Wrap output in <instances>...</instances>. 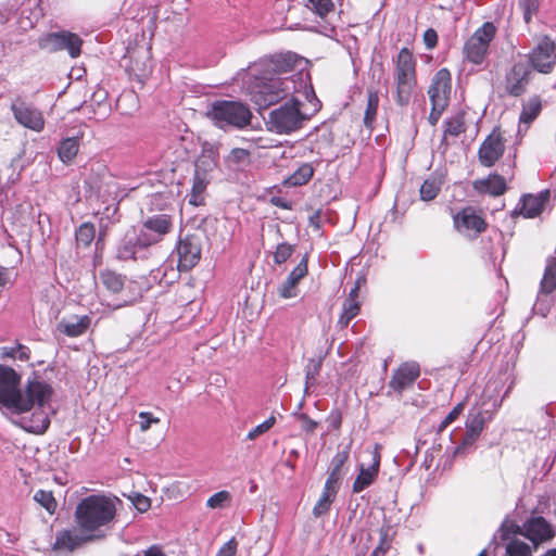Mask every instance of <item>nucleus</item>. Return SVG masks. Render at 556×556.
Here are the masks:
<instances>
[{
	"mask_svg": "<svg viewBox=\"0 0 556 556\" xmlns=\"http://www.w3.org/2000/svg\"><path fill=\"white\" fill-rule=\"evenodd\" d=\"M21 381L22 376L16 370L0 365V408L12 414H23L49 404L53 394L49 383L35 378L28 380L22 389Z\"/></svg>",
	"mask_w": 556,
	"mask_h": 556,
	"instance_id": "obj_1",
	"label": "nucleus"
},
{
	"mask_svg": "<svg viewBox=\"0 0 556 556\" xmlns=\"http://www.w3.org/2000/svg\"><path fill=\"white\" fill-rule=\"evenodd\" d=\"M118 500L109 495H90L79 502L75 517L77 527L87 538L94 540L105 536L116 514Z\"/></svg>",
	"mask_w": 556,
	"mask_h": 556,
	"instance_id": "obj_2",
	"label": "nucleus"
},
{
	"mask_svg": "<svg viewBox=\"0 0 556 556\" xmlns=\"http://www.w3.org/2000/svg\"><path fill=\"white\" fill-rule=\"evenodd\" d=\"M252 100L260 108H267L288 96H302L306 102L314 99V90L307 73L300 71L290 77H271L257 84L251 91Z\"/></svg>",
	"mask_w": 556,
	"mask_h": 556,
	"instance_id": "obj_3",
	"label": "nucleus"
},
{
	"mask_svg": "<svg viewBox=\"0 0 556 556\" xmlns=\"http://www.w3.org/2000/svg\"><path fill=\"white\" fill-rule=\"evenodd\" d=\"M302 96H293L291 102L273 110L266 119L267 127L276 134H290L302 126L319 109V102L314 96L312 102L302 103Z\"/></svg>",
	"mask_w": 556,
	"mask_h": 556,
	"instance_id": "obj_4",
	"label": "nucleus"
},
{
	"mask_svg": "<svg viewBox=\"0 0 556 556\" xmlns=\"http://www.w3.org/2000/svg\"><path fill=\"white\" fill-rule=\"evenodd\" d=\"M394 84L396 103L401 106L407 105L417 84L416 62L407 48L401 49L396 56Z\"/></svg>",
	"mask_w": 556,
	"mask_h": 556,
	"instance_id": "obj_5",
	"label": "nucleus"
},
{
	"mask_svg": "<svg viewBox=\"0 0 556 556\" xmlns=\"http://www.w3.org/2000/svg\"><path fill=\"white\" fill-rule=\"evenodd\" d=\"M207 117L219 128L233 126L241 128L250 123L251 112L237 101H216L207 111Z\"/></svg>",
	"mask_w": 556,
	"mask_h": 556,
	"instance_id": "obj_6",
	"label": "nucleus"
},
{
	"mask_svg": "<svg viewBox=\"0 0 556 556\" xmlns=\"http://www.w3.org/2000/svg\"><path fill=\"white\" fill-rule=\"evenodd\" d=\"M495 34L496 27L493 23H483L465 42V58L473 64H481L488 53L491 41L495 37Z\"/></svg>",
	"mask_w": 556,
	"mask_h": 556,
	"instance_id": "obj_7",
	"label": "nucleus"
},
{
	"mask_svg": "<svg viewBox=\"0 0 556 556\" xmlns=\"http://www.w3.org/2000/svg\"><path fill=\"white\" fill-rule=\"evenodd\" d=\"M451 91V73L446 68H441L433 76L428 89V94L432 104L430 113L431 123H435L448 103Z\"/></svg>",
	"mask_w": 556,
	"mask_h": 556,
	"instance_id": "obj_8",
	"label": "nucleus"
},
{
	"mask_svg": "<svg viewBox=\"0 0 556 556\" xmlns=\"http://www.w3.org/2000/svg\"><path fill=\"white\" fill-rule=\"evenodd\" d=\"M83 39L74 33L61 30L47 34L39 40V47L48 52L66 51L76 59L81 52Z\"/></svg>",
	"mask_w": 556,
	"mask_h": 556,
	"instance_id": "obj_9",
	"label": "nucleus"
},
{
	"mask_svg": "<svg viewBox=\"0 0 556 556\" xmlns=\"http://www.w3.org/2000/svg\"><path fill=\"white\" fill-rule=\"evenodd\" d=\"M529 61L538 72L543 74L551 73L556 64V49L554 41L547 36L538 38L529 54Z\"/></svg>",
	"mask_w": 556,
	"mask_h": 556,
	"instance_id": "obj_10",
	"label": "nucleus"
},
{
	"mask_svg": "<svg viewBox=\"0 0 556 556\" xmlns=\"http://www.w3.org/2000/svg\"><path fill=\"white\" fill-rule=\"evenodd\" d=\"M202 239L201 233H192L178 241L176 250L178 268L180 270H189L199 263L202 252Z\"/></svg>",
	"mask_w": 556,
	"mask_h": 556,
	"instance_id": "obj_11",
	"label": "nucleus"
},
{
	"mask_svg": "<svg viewBox=\"0 0 556 556\" xmlns=\"http://www.w3.org/2000/svg\"><path fill=\"white\" fill-rule=\"evenodd\" d=\"M454 226L458 232L467 237H475L482 232L486 223L472 207H465L454 215Z\"/></svg>",
	"mask_w": 556,
	"mask_h": 556,
	"instance_id": "obj_12",
	"label": "nucleus"
},
{
	"mask_svg": "<svg viewBox=\"0 0 556 556\" xmlns=\"http://www.w3.org/2000/svg\"><path fill=\"white\" fill-rule=\"evenodd\" d=\"M365 452L369 455L370 462L368 465H359V472L352 485V491L354 493H361L363 490L371 485L379 472L380 453L378 451V445L371 450H366Z\"/></svg>",
	"mask_w": 556,
	"mask_h": 556,
	"instance_id": "obj_13",
	"label": "nucleus"
},
{
	"mask_svg": "<svg viewBox=\"0 0 556 556\" xmlns=\"http://www.w3.org/2000/svg\"><path fill=\"white\" fill-rule=\"evenodd\" d=\"M11 110L15 121L33 131L40 132L45 128V118L40 111L22 102H13Z\"/></svg>",
	"mask_w": 556,
	"mask_h": 556,
	"instance_id": "obj_14",
	"label": "nucleus"
},
{
	"mask_svg": "<svg viewBox=\"0 0 556 556\" xmlns=\"http://www.w3.org/2000/svg\"><path fill=\"white\" fill-rule=\"evenodd\" d=\"M172 225L173 222L170 216L165 214L155 215L148 218L143 224V228L148 231H151L152 235L150 237L143 235L142 238L137 240L138 244L141 247H147L160 241L164 235L169 232Z\"/></svg>",
	"mask_w": 556,
	"mask_h": 556,
	"instance_id": "obj_15",
	"label": "nucleus"
},
{
	"mask_svg": "<svg viewBox=\"0 0 556 556\" xmlns=\"http://www.w3.org/2000/svg\"><path fill=\"white\" fill-rule=\"evenodd\" d=\"M218 164V150L212 144H205L194 164V175L212 180Z\"/></svg>",
	"mask_w": 556,
	"mask_h": 556,
	"instance_id": "obj_16",
	"label": "nucleus"
},
{
	"mask_svg": "<svg viewBox=\"0 0 556 556\" xmlns=\"http://www.w3.org/2000/svg\"><path fill=\"white\" fill-rule=\"evenodd\" d=\"M504 142L500 134L492 132L479 149V161L483 166L490 167L502 156Z\"/></svg>",
	"mask_w": 556,
	"mask_h": 556,
	"instance_id": "obj_17",
	"label": "nucleus"
},
{
	"mask_svg": "<svg viewBox=\"0 0 556 556\" xmlns=\"http://www.w3.org/2000/svg\"><path fill=\"white\" fill-rule=\"evenodd\" d=\"M307 274V257L304 256L293 268L287 279L278 288V293L282 299H292L298 295V283Z\"/></svg>",
	"mask_w": 556,
	"mask_h": 556,
	"instance_id": "obj_18",
	"label": "nucleus"
},
{
	"mask_svg": "<svg viewBox=\"0 0 556 556\" xmlns=\"http://www.w3.org/2000/svg\"><path fill=\"white\" fill-rule=\"evenodd\" d=\"M531 71L525 63L513 66L506 78V89L514 96H519L530 80Z\"/></svg>",
	"mask_w": 556,
	"mask_h": 556,
	"instance_id": "obj_19",
	"label": "nucleus"
},
{
	"mask_svg": "<svg viewBox=\"0 0 556 556\" xmlns=\"http://www.w3.org/2000/svg\"><path fill=\"white\" fill-rule=\"evenodd\" d=\"M548 199V190H544L538 194L525 195L521 200L520 214L526 218H533L539 216L545 208Z\"/></svg>",
	"mask_w": 556,
	"mask_h": 556,
	"instance_id": "obj_20",
	"label": "nucleus"
},
{
	"mask_svg": "<svg viewBox=\"0 0 556 556\" xmlns=\"http://www.w3.org/2000/svg\"><path fill=\"white\" fill-rule=\"evenodd\" d=\"M525 535L534 544H539L554 536L553 529L542 517L530 519L525 525Z\"/></svg>",
	"mask_w": 556,
	"mask_h": 556,
	"instance_id": "obj_21",
	"label": "nucleus"
},
{
	"mask_svg": "<svg viewBox=\"0 0 556 556\" xmlns=\"http://www.w3.org/2000/svg\"><path fill=\"white\" fill-rule=\"evenodd\" d=\"M334 477V475L328 476L323 492L313 508V515L317 518L325 515L329 510L332 502L337 496L339 483H336Z\"/></svg>",
	"mask_w": 556,
	"mask_h": 556,
	"instance_id": "obj_22",
	"label": "nucleus"
},
{
	"mask_svg": "<svg viewBox=\"0 0 556 556\" xmlns=\"http://www.w3.org/2000/svg\"><path fill=\"white\" fill-rule=\"evenodd\" d=\"M419 376L418 364L410 362L402 364L394 372L390 382L391 388L396 391H402L412 384Z\"/></svg>",
	"mask_w": 556,
	"mask_h": 556,
	"instance_id": "obj_23",
	"label": "nucleus"
},
{
	"mask_svg": "<svg viewBox=\"0 0 556 556\" xmlns=\"http://www.w3.org/2000/svg\"><path fill=\"white\" fill-rule=\"evenodd\" d=\"M94 540L87 538L79 528L77 531H64L56 536L54 548L58 551L71 552L81 544Z\"/></svg>",
	"mask_w": 556,
	"mask_h": 556,
	"instance_id": "obj_24",
	"label": "nucleus"
},
{
	"mask_svg": "<svg viewBox=\"0 0 556 556\" xmlns=\"http://www.w3.org/2000/svg\"><path fill=\"white\" fill-rule=\"evenodd\" d=\"M89 325L90 318L88 316L73 315L67 318H63L58 325V330L68 337H78L86 332Z\"/></svg>",
	"mask_w": 556,
	"mask_h": 556,
	"instance_id": "obj_25",
	"label": "nucleus"
},
{
	"mask_svg": "<svg viewBox=\"0 0 556 556\" xmlns=\"http://www.w3.org/2000/svg\"><path fill=\"white\" fill-rule=\"evenodd\" d=\"M359 280L356 286L350 291L348 299L343 303L342 314L339 319V324L348 326L350 320L354 318L359 312L358 298Z\"/></svg>",
	"mask_w": 556,
	"mask_h": 556,
	"instance_id": "obj_26",
	"label": "nucleus"
},
{
	"mask_svg": "<svg viewBox=\"0 0 556 556\" xmlns=\"http://www.w3.org/2000/svg\"><path fill=\"white\" fill-rule=\"evenodd\" d=\"M473 186L478 191L486 192L492 195H500L504 193L506 189V182L504 178L496 174L475 181Z\"/></svg>",
	"mask_w": 556,
	"mask_h": 556,
	"instance_id": "obj_27",
	"label": "nucleus"
},
{
	"mask_svg": "<svg viewBox=\"0 0 556 556\" xmlns=\"http://www.w3.org/2000/svg\"><path fill=\"white\" fill-rule=\"evenodd\" d=\"M314 175V168L309 163L301 164L288 178L283 180L286 187H298L307 184Z\"/></svg>",
	"mask_w": 556,
	"mask_h": 556,
	"instance_id": "obj_28",
	"label": "nucleus"
},
{
	"mask_svg": "<svg viewBox=\"0 0 556 556\" xmlns=\"http://www.w3.org/2000/svg\"><path fill=\"white\" fill-rule=\"evenodd\" d=\"M541 108H542V105H541V101L539 98H531L529 101H527L523 104V108H522V111H521V114L519 117V121H520L519 132L521 131V125H526V128L523 129V131L527 130V126L536 118V116L541 112Z\"/></svg>",
	"mask_w": 556,
	"mask_h": 556,
	"instance_id": "obj_29",
	"label": "nucleus"
},
{
	"mask_svg": "<svg viewBox=\"0 0 556 556\" xmlns=\"http://www.w3.org/2000/svg\"><path fill=\"white\" fill-rule=\"evenodd\" d=\"M443 182V176L442 175H435L427 178L424 184L420 187V198L424 201H431L433 200L442 186Z\"/></svg>",
	"mask_w": 556,
	"mask_h": 556,
	"instance_id": "obj_30",
	"label": "nucleus"
},
{
	"mask_svg": "<svg viewBox=\"0 0 556 556\" xmlns=\"http://www.w3.org/2000/svg\"><path fill=\"white\" fill-rule=\"evenodd\" d=\"M210 182H211L210 179L199 177L195 175L193 176V184H192V188H191V192H190V197H189L190 204H192L194 206L204 204V199H205L204 194H205V190Z\"/></svg>",
	"mask_w": 556,
	"mask_h": 556,
	"instance_id": "obj_31",
	"label": "nucleus"
},
{
	"mask_svg": "<svg viewBox=\"0 0 556 556\" xmlns=\"http://www.w3.org/2000/svg\"><path fill=\"white\" fill-rule=\"evenodd\" d=\"M79 149V142L78 138L71 137L64 139L58 150V154L60 160L63 163H70L74 160V157L77 155Z\"/></svg>",
	"mask_w": 556,
	"mask_h": 556,
	"instance_id": "obj_32",
	"label": "nucleus"
},
{
	"mask_svg": "<svg viewBox=\"0 0 556 556\" xmlns=\"http://www.w3.org/2000/svg\"><path fill=\"white\" fill-rule=\"evenodd\" d=\"M226 165L231 169H239L250 163V153L248 150L235 148L225 157Z\"/></svg>",
	"mask_w": 556,
	"mask_h": 556,
	"instance_id": "obj_33",
	"label": "nucleus"
},
{
	"mask_svg": "<svg viewBox=\"0 0 556 556\" xmlns=\"http://www.w3.org/2000/svg\"><path fill=\"white\" fill-rule=\"evenodd\" d=\"M29 349L18 343L11 346H3L0 349L1 358H11L15 361L26 362L29 359Z\"/></svg>",
	"mask_w": 556,
	"mask_h": 556,
	"instance_id": "obj_34",
	"label": "nucleus"
},
{
	"mask_svg": "<svg viewBox=\"0 0 556 556\" xmlns=\"http://www.w3.org/2000/svg\"><path fill=\"white\" fill-rule=\"evenodd\" d=\"M556 288V258L549 262L545 268L542 281L541 291L548 294Z\"/></svg>",
	"mask_w": 556,
	"mask_h": 556,
	"instance_id": "obj_35",
	"label": "nucleus"
},
{
	"mask_svg": "<svg viewBox=\"0 0 556 556\" xmlns=\"http://www.w3.org/2000/svg\"><path fill=\"white\" fill-rule=\"evenodd\" d=\"M191 492L192 483L187 480L175 481L166 489L167 496L173 500L186 497Z\"/></svg>",
	"mask_w": 556,
	"mask_h": 556,
	"instance_id": "obj_36",
	"label": "nucleus"
},
{
	"mask_svg": "<svg viewBox=\"0 0 556 556\" xmlns=\"http://www.w3.org/2000/svg\"><path fill=\"white\" fill-rule=\"evenodd\" d=\"M101 279L104 287L113 293L119 292L124 287V279L114 271L102 273Z\"/></svg>",
	"mask_w": 556,
	"mask_h": 556,
	"instance_id": "obj_37",
	"label": "nucleus"
},
{
	"mask_svg": "<svg viewBox=\"0 0 556 556\" xmlns=\"http://www.w3.org/2000/svg\"><path fill=\"white\" fill-rule=\"evenodd\" d=\"M303 63L302 59H299L295 54H285L278 56L276 61V70L279 73H288L293 70L295 66L301 65Z\"/></svg>",
	"mask_w": 556,
	"mask_h": 556,
	"instance_id": "obj_38",
	"label": "nucleus"
},
{
	"mask_svg": "<svg viewBox=\"0 0 556 556\" xmlns=\"http://www.w3.org/2000/svg\"><path fill=\"white\" fill-rule=\"evenodd\" d=\"M379 103V96L376 91L368 92L367 108L365 111L364 123L367 127H370L375 121L377 109Z\"/></svg>",
	"mask_w": 556,
	"mask_h": 556,
	"instance_id": "obj_39",
	"label": "nucleus"
},
{
	"mask_svg": "<svg viewBox=\"0 0 556 556\" xmlns=\"http://www.w3.org/2000/svg\"><path fill=\"white\" fill-rule=\"evenodd\" d=\"M34 500L40 506H42L49 514H53L56 508V502L53 497L52 492L38 490L34 494Z\"/></svg>",
	"mask_w": 556,
	"mask_h": 556,
	"instance_id": "obj_40",
	"label": "nucleus"
},
{
	"mask_svg": "<svg viewBox=\"0 0 556 556\" xmlns=\"http://www.w3.org/2000/svg\"><path fill=\"white\" fill-rule=\"evenodd\" d=\"M484 428V419L480 410L471 412L466 421V430L480 435Z\"/></svg>",
	"mask_w": 556,
	"mask_h": 556,
	"instance_id": "obj_41",
	"label": "nucleus"
},
{
	"mask_svg": "<svg viewBox=\"0 0 556 556\" xmlns=\"http://www.w3.org/2000/svg\"><path fill=\"white\" fill-rule=\"evenodd\" d=\"M231 501V494L228 491H219L212 496H210L206 501V506L212 509H219L228 506Z\"/></svg>",
	"mask_w": 556,
	"mask_h": 556,
	"instance_id": "obj_42",
	"label": "nucleus"
},
{
	"mask_svg": "<svg viewBox=\"0 0 556 556\" xmlns=\"http://www.w3.org/2000/svg\"><path fill=\"white\" fill-rule=\"evenodd\" d=\"M275 424H276V417L274 415H271L266 420H264L262 424H260L256 427H254L253 429H251L247 433V439L249 441L255 440L256 438H258L262 434L269 431L274 427Z\"/></svg>",
	"mask_w": 556,
	"mask_h": 556,
	"instance_id": "obj_43",
	"label": "nucleus"
},
{
	"mask_svg": "<svg viewBox=\"0 0 556 556\" xmlns=\"http://www.w3.org/2000/svg\"><path fill=\"white\" fill-rule=\"evenodd\" d=\"M508 556H531L530 546L522 541H511L506 547Z\"/></svg>",
	"mask_w": 556,
	"mask_h": 556,
	"instance_id": "obj_44",
	"label": "nucleus"
},
{
	"mask_svg": "<svg viewBox=\"0 0 556 556\" xmlns=\"http://www.w3.org/2000/svg\"><path fill=\"white\" fill-rule=\"evenodd\" d=\"M306 7L319 16H325L332 10L333 3L331 0H307Z\"/></svg>",
	"mask_w": 556,
	"mask_h": 556,
	"instance_id": "obj_45",
	"label": "nucleus"
},
{
	"mask_svg": "<svg viewBox=\"0 0 556 556\" xmlns=\"http://www.w3.org/2000/svg\"><path fill=\"white\" fill-rule=\"evenodd\" d=\"M48 426H49L48 417L45 414H38L36 421H31L28 425H24L23 428L29 432L40 434L47 430Z\"/></svg>",
	"mask_w": 556,
	"mask_h": 556,
	"instance_id": "obj_46",
	"label": "nucleus"
},
{
	"mask_svg": "<svg viewBox=\"0 0 556 556\" xmlns=\"http://www.w3.org/2000/svg\"><path fill=\"white\" fill-rule=\"evenodd\" d=\"M94 238V228L90 224H83L76 232L77 242L88 245Z\"/></svg>",
	"mask_w": 556,
	"mask_h": 556,
	"instance_id": "obj_47",
	"label": "nucleus"
},
{
	"mask_svg": "<svg viewBox=\"0 0 556 556\" xmlns=\"http://www.w3.org/2000/svg\"><path fill=\"white\" fill-rule=\"evenodd\" d=\"M135 236L134 233H127L125 238V243L118 249V257L123 260H128L134 257L135 255Z\"/></svg>",
	"mask_w": 556,
	"mask_h": 556,
	"instance_id": "obj_48",
	"label": "nucleus"
},
{
	"mask_svg": "<svg viewBox=\"0 0 556 556\" xmlns=\"http://www.w3.org/2000/svg\"><path fill=\"white\" fill-rule=\"evenodd\" d=\"M390 545H391V540L389 538V530L382 528L380 530L379 544L371 553V556H384V554L389 551Z\"/></svg>",
	"mask_w": 556,
	"mask_h": 556,
	"instance_id": "obj_49",
	"label": "nucleus"
},
{
	"mask_svg": "<svg viewBox=\"0 0 556 556\" xmlns=\"http://www.w3.org/2000/svg\"><path fill=\"white\" fill-rule=\"evenodd\" d=\"M138 418L139 429L142 432L148 431L153 425H157L160 422V418L153 416L151 413L148 412H140Z\"/></svg>",
	"mask_w": 556,
	"mask_h": 556,
	"instance_id": "obj_50",
	"label": "nucleus"
},
{
	"mask_svg": "<svg viewBox=\"0 0 556 556\" xmlns=\"http://www.w3.org/2000/svg\"><path fill=\"white\" fill-rule=\"evenodd\" d=\"M293 253V247L287 243H281L277 247L274 253V261L277 264L285 263Z\"/></svg>",
	"mask_w": 556,
	"mask_h": 556,
	"instance_id": "obj_51",
	"label": "nucleus"
},
{
	"mask_svg": "<svg viewBox=\"0 0 556 556\" xmlns=\"http://www.w3.org/2000/svg\"><path fill=\"white\" fill-rule=\"evenodd\" d=\"M348 458H349V452L348 451H342V452L338 453L333 457V460H332L333 468H332L330 475H334L336 476L334 477L336 478V483H339L341 467L344 465V463L348 460Z\"/></svg>",
	"mask_w": 556,
	"mask_h": 556,
	"instance_id": "obj_52",
	"label": "nucleus"
},
{
	"mask_svg": "<svg viewBox=\"0 0 556 556\" xmlns=\"http://www.w3.org/2000/svg\"><path fill=\"white\" fill-rule=\"evenodd\" d=\"M129 500L136 509L140 513L147 511L151 506L150 498L140 493H134L129 496Z\"/></svg>",
	"mask_w": 556,
	"mask_h": 556,
	"instance_id": "obj_53",
	"label": "nucleus"
},
{
	"mask_svg": "<svg viewBox=\"0 0 556 556\" xmlns=\"http://www.w3.org/2000/svg\"><path fill=\"white\" fill-rule=\"evenodd\" d=\"M479 438V435L473 434L471 432H468L466 430V434L462 443L454 450V456L465 454L467 448L470 447L476 440Z\"/></svg>",
	"mask_w": 556,
	"mask_h": 556,
	"instance_id": "obj_54",
	"label": "nucleus"
},
{
	"mask_svg": "<svg viewBox=\"0 0 556 556\" xmlns=\"http://www.w3.org/2000/svg\"><path fill=\"white\" fill-rule=\"evenodd\" d=\"M464 131V123L460 117H454L446 123L445 135L458 136Z\"/></svg>",
	"mask_w": 556,
	"mask_h": 556,
	"instance_id": "obj_55",
	"label": "nucleus"
},
{
	"mask_svg": "<svg viewBox=\"0 0 556 556\" xmlns=\"http://www.w3.org/2000/svg\"><path fill=\"white\" fill-rule=\"evenodd\" d=\"M464 403H458L450 413L448 415L444 418V420L442 421L441 426H440V430H442L443 428L447 427L450 424H452L460 414L464 410Z\"/></svg>",
	"mask_w": 556,
	"mask_h": 556,
	"instance_id": "obj_56",
	"label": "nucleus"
},
{
	"mask_svg": "<svg viewBox=\"0 0 556 556\" xmlns=\"http://www.w3.org/2000/svg\"><path fill=\"white\" fill-rule=\"evenodd\" d=\"M237 541L235 539H230L219 548L216 556H235L237 553Z\"/></svg>",
	"mask_w": 556,
	"mask_h": 556,
	"instance_id": "obj_57",
	"label": "nucleus"
},
{
	"mask_svg": "<svg viewBox=\"0 0 556 556\" xmlns=\"http://www.w3.org/2000/svg\"><path fill=\"white\" fill-rule=\"evenodd\" d=\"M424 42L428 49H433L438 42L437 33L429 28L424 33Z\"/></svg>",
	"mask_w": 556,
	"mask_h": 556,
	"instance_id": "obj_58",
	"label": "nucleus"
},
{
	"mask_svg": "<svg viewBox=\"0 0 556 556\" xmlns=\"http://www.w3.org/2000/svg\"><path fill=\"white\" fill-rule=\"evenodd\" d=\"M14 280V274L11 269L0 267V287L11 283Z\"/></svg>",
	"mask_w": 556,
	"mask_h": 556,
	"instance_id": "obj_59",
	"label": "nucleus"
},
{
	"mask_svg": "<svg viewBox=\"0 0 556 556\" xmlns=\"http://www.w3.org/2000/svg\"><path fill=\"white\" fill-rule=\"evenodd\" d=\"M301 421H302V429L307 431V432H313L317 426V422L309 419L308 417H306L305 415H302L300 417Z\"/></svg>",
	"mask_w": 556,
	"mask_h": 556,
	"instance_id": "obj_60",
	"label": "nucleus"
},
{
	"mask_svg": "<svg viewBox=\"0 0 556 556\" xmlns=\"http://www.w3.org/2000/svg\"><path fill=\"white\" fill-rule=\"evenodd\" d=\"M521 5L522 8L525 9V20L527 22L530 21L531 18V12H532V8L534 9V1L533 0H521Z\"/></svg>",
	"mask_w": 556,
	"mask_h": 556,
	"instance_id": "obj_61",
	"label": "nucleus"
},
{
	"mask_svg": "<svg viewBox=\"0 0 556 556\" xmlns=\"http://www.w3.org/2000/svg\"><path fill=\"white\" fill-rule=\"evenodd\" d=\"M143 556H166L157 546H152L144 552Z\"/></svg>",
	"mask_w": 556,
	"mask_h": 556,
	"instance_id": "obj_62",
	"label": "nucleus"
},
{
	"mask_svg": "<svg viewBox=\"0 0 556 556\" xmlns=\"http://www.w3.org/2000/svg\"><path fill=\"white\" fill-rule=\"evenodd\" d=\"M131 71L132 73L137 76V77H142L146 73V64L143 63L142 64V68L141 67H138V68H135V67H131Z\"/></svg>",
	"mask_w": 556,
	"mask_h": 556,
	"instance_id": "obj_63",
	"label": "nucleus"
},
{
	"mask_svg": "<svg viewBox=\"0 0 556 556\" xmlns=\"http://www.w3.org/2000/svg\"><path fill=\"white\" fill-rule=\"evenodd\" d=\"M542 556H556V548L547 551V552H546L544 555H542Z\"/></svg>",
	"mask_w": 556,
	"mask_h": 556,
	"instance_id": "obj_64",
	"label": "nucleus"
}]
</instances>
